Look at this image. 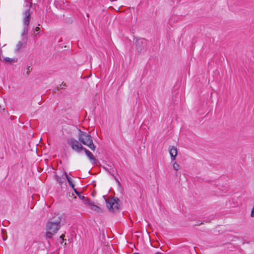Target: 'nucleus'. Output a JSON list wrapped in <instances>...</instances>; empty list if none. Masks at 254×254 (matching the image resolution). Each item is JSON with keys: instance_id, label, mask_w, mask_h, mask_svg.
Returning a JSON list of instances; mask_svg holds the SVG:
<instances>
[{"instance_id": "obj_3", "label": "nucleus", "mask_w": 254, "mask_h": 254, "mask_svg": "<svg viewBox=\"0 0 254 254\" xmlns=\"http://www.w3.org/2000/svg\"><path fill=\"white\" fill-rule=\"evenodd\" d=\"M67 143L71 148L77 152H80L84 149V147L80 143L73 138H71L67 140Z\"/></svg>"}, {"instance_id": "obj_18", "label": "nucleus", "mask_w": 254, "mask_h": 254, "mask_svg": "<svg viewBox=\"0 0 254 254\" xmlns=\"http://www.w3.org/2000/svg\"><path fill=\"white\" fill-rule=\"evenodd\" d=\"M40 30V28L39 26H36L34 29V32H39Z\"/></svg>"}, {"instance_id": "obj_20", "label": "nucleus", "mask_w": 254, "mask_h": 254, "mask_svg": "<svg viewBox=\"0 0 254 254\" xmlns=\"http://www.w3.org/2000/svg\"><path fill=\"white\" fill-rule=\"evenodd\" d=\"M62 85H63V86H66V84L65 83L63 82Z\"/></svg>"}, {"instance_id": "obj_1", "label": "nucleus", "mask_w": 254, "mask_h": 254, "mask_svg": "<svg viewBox=\"0 0 254 254\" xmlns=\"http://www.w3.org/2000/svg\"><path fill=\"white\" fill-rule=\"evenodd\" d=\"M61 218L58 215L49 219L46 226V239H52L53 236L57 233L61 227Z\"/></svg>"}, {"instance_id": "obj_17", "label": "nucleus", "mask_w": 254, "mask_h": 254, "mask_svg": "<svg viewBox=\"0 0 254 254\" xmlns=\"http://www.w3.org/2000/svg\"><path fill=\"white\" fill-rule=\"evenodd\" d=\"M30 68V66H28L27 67V71H26V74L27 75H29L31 70H32V69Z\"/></svg>"}, {"instance_id": "obj_12", "label": "nucleus", "mask_w": 254, "mask_h": 254, "mask_svg": "<svg viewBox=\"0 0 254 254\" xmlns=\"http://www.w3.org/2000/svg\"><path fill=\"white\" fill-rule=\"evenodd\" d=\"M65 176H66V179H67V181L69 184V185L74 190L75 189H74V185L72 183V179L69 177L67 175V174L65 173Z\"/></svg>"}, {"instance_id": "obj_9", "label": "nucleus", "mask_w": 254, "mask_h": 254, "mask_svg": "<svg viewBox=\"0 0 254 254\" xmlns=\"http://www.w3.org/2000/svg\"><path fill=\"white\" fill-rule=\"evenodd\" d=\"M83 150L84 151L85 154L88 156L89 159L91 160L92 164H95L96 163V159L94 157L93 154L90 151H89L88 149H87L85 148H84Z\"/></svg>"}, {"instance_id": "obj_13", "label": "nucleus", "mask_w": 254, "mask_h": 254, "mask_svg": "<svg viewBox=\"0 0 254 254\" xmlns=\"http://www.w3.org/2000/svg\"><path fill=\"white\" fill-rule=\"evenodd\" d=\"M24 26V27L22 30V33H21L22 36L26 35L29 32V26Z\"/></svg>"}, {"instance_id": "obj_10", "label": "nucleus", "mask_w": 254, "mask_h": 254, "mask_svg": "<svg viewBox=\"0 0 254 254\" xmlns=\"http://www.w3.org/2000/svg\"><path fill=\"white\" fill-rule=\"evenodd\" d=\"M23 40H24L23 43L21 41H19L17 44L15 50L16 52H19L22 47H25L26 46L27 38L25 37Z\"/></svg>"}, {"instance_id": "obj_7", "label": "nucleus", "mask_w": 254, "mask_h": 254, "mask_svg": "<svg viewBox=\"0 0 254 254\" xmlns=\"http://www.w3.org/2000/svg\"><path fill=\"white\" fill-rule=\"evenodd\" d=\"M169 151L172 160H175L178 154L177 148L175 146H170L169 147Z\"/></svg>"}, {"instance_id": "obj_2", "label": "nucleus", "mask_w": 254, "mask_h": 254, "mask_svg": "<svg viewBox=\"0 0 254 254\" xmlns=\"http://www.w3.org/2000/svg\"><path fill=\"white\" fill-rule=\"evenodd\" d=\"M78 140L83 144L86 145L92 151H95L96 146L94 144L92 137L85 132L80 130L78 134Z\"/></svg>"}, {"instance_id": "obj_5", "label": "nucleus", "mask_w": 254, "mask_h": 254, "mask_svg": "<svg viewBox=\"0 0 254 254\" xmlns=\"http://www.w3.org/2000/svg\"><path fill=\"white\" fill-rule=\"evenodd\" d=\"M32 6V3H30L29 8L25 10L23 13V24L24 26H29L30 21L31 17V12L30 11V7Z\"/></svg>"}, {"instance_id": "obj_21", "label": "nucleus", "mask_w": 254, "mask_h": 254, "mask_svg": "<svg viewBox=\"0 0 254 254\" xmlns=\"http://www.w3.org/2000/svg\"><path fill=\"white\" fill-rule=\"evenodd\" d=\"M3 241H5L6 238H5L3 237Z\"/></svg>"}, {"instance_id": "obj_16", "label": "nucleus", "mask_w": 254, "mask_h": 254, "mask_svg": "<svg viewBox=\"0 0 254 254\" xmlns=\"http://www.w3.org/2000/svg\"><path fill=\"white\" fill-rule=\"evenodd\" d=\"M55 177L57 182H58L60 184L63 183L62 179L60 177L57 175H56Z\"/></svg>"}, {"instance_id": "obj_11", "label": "nucleus", "mask_w": 254, "mask_h": 254, "mask_svg": "<svg viewBox=\"0 0 254 254\" xmlns=\"http://www.w3.org/2000/svg\"><path fill=\"white\" fill-rule=\"evenodd\" d=\"M88 204L91 206V208L92 210H94L97 213L102 212L101 209L99 206L95 205L92 201H91V203Z\"/></svg>"}, {"instance_id": "obj_4", "label": "nucleus", "mask_w": 254, "mask_h": 254, "mask_svg": "<svg viewBox=\"0 0 254 254\" xmlns=\"http://www.w3.org/2000/svg\"><path fill=\"white\" fill-rule=\"evenodd\" d=\"M119 199L117 197L113 198L110 200H106L107 207L110 211H115L119 209Z\"/></svg>"}, {"instance_id": "obj_6", "label": "nucleus", "mask_w": 254, "mask_h": 254, "mask_svg": "<svg viewBox=\"0 0 254 254\" xmlns=\"http://www.w3.org/2000/svg\"><path fill=\"white\" fill-rule=\"evenodd\" d=\"M136 48L138 52H140L145 47L146 41L143 39H138L136 42Z\"/></svg>"}, {"instance_id": "obj_22", "label": "nucleus", "mask_w": 254, "mask_h": 254, "mask_svg": "<svg viewBox=\"0 0 254 254\" xmlns=\"http://www.w3.org/2000/svg\"><path fill=\"white\" fill-rule=\"evenodd\" d=\"M115 178L117 182H118V183H119V182L118 181V180H117V179H116V177H115Z\"/></svg>"}, {"instance_id": "obj_14", "label": "nucleus", "mask_w": 254, "mask_h": 254, "mask_svg": "<svg viewBox=\"0 0 254 254\" xmlns=\"http://www.w3.org/2000/svg\"><path fill=\"white\" fill-rule=\"evenodd\" d=\"M1 60L2 61H5V62H16L17 61L15 59H11V58H8V57H6L5 58L3 59V60Z\"/></svg>"}, {"instance_id": "obj_8", "label": "nucleus", "mask_w": 254, "mask_h": 254, "mask_svg": "<svg viewBox=\"0 0 254 254\" xmlns=\"http://www.w3.org/2000/svg\"><path fill=\"white\" fill-rule=\"evenodd\" d=\"M74 192L78 196L79 198L83 201L84 203L85 204H90L91 203V200L89 198L85 197L83 195H82L80 192H78L76 189H74Z\"/></svg>"}, {"instance_id": "obj_19", "label": "nucleus", "mask_w": 254, "mask_h": 254, "mask_svg": "<svg viewBox=\"0 0 254 254\" xmlns=\"http://www.w3.org/2000/svg\"><path fill=\"white\" fill-rule=\"evenodd\" d=\"M65 237V235L64 234H62L60 237V238L62 239V242L64 241V237Z\"/></svg>"}, {"instance_id": "obj_15", "label": "nucleus", "mask_w": 254, "mask_h": 254, "mask_svg": "<svg viewBox=\"0 0 254 254\" xmlns=\"http://www.w3.org/2000/svg\"><path fill=\"white\" fill-rule=\"evenodd\" d=\"M179 168H180V165L177 162H175L173 164V168L176 171H178L179 169Z\"/></svg>"}]
</instances>
